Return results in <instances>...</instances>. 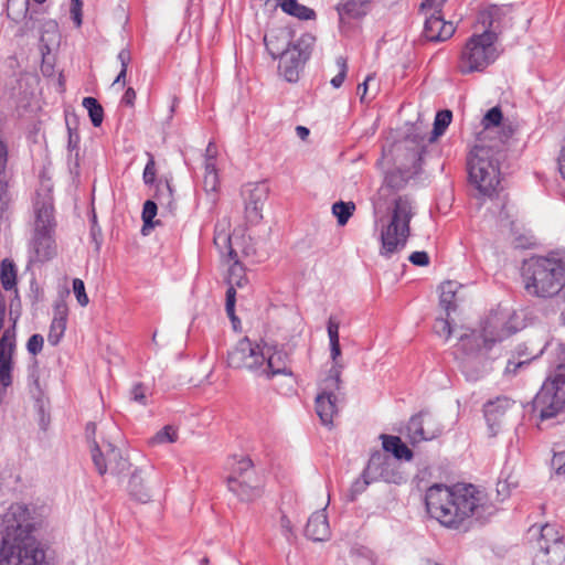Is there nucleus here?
Masks as SVG:
<instances>
[{"instance_id": "obj_1", "label": "nucleus", "mask_w": 565, "mask_h": 565, "mask_svg": "<svg viewBox=\"0 0 565 565\" xmlns=\"http://www.w3.org/2000/svg\"><path fill=\"white\" fill-rule=\"evenodd\" d=\"M428 514L444 527L467 533L483 525L494 513L487 495L473 484L435 483L425 494Z\"/></svg>"}, {"instance_id": "obj_2", "label": "nucleus", "mask_w": 565, "mask_h": 565, "mask_svg": "<svg viewBox=\"0 0 565 565\" xmlns=\"http://www.w3.org/2000/svg\"><path fill=\"white\" fill-rule=\"evenodd\" d=\"M32 532L29 508L11 504L0 516V565H44L45 552Z\"/></svg>"}, {"instance_id": "obj_3", "label": "nucleus", "mask_w": 565, "mask_h": 565, "mask_svg": "<svg viewBox=\"0 0 565 565\" xmlns=\"http://www.w3.org/2000/svg\"><path fill=\"white\" fill-rule=\"evenodd\" d=\"M524 288L531 296L552 298L565 286V254L562 257H532L523 265Z\"/></svg>"}, {"instance_id": "obj_4", "label": "nucleus", "mask_w": 565, "mask_h": 565, "mask_svg": "<svg viewBox=\"0 0 565 565\" xmlns=\"http://www.w3.org/2000/svg\"><path fill=\"white\" fill-rule=\"evenodd\" d=\"M503 148L499 143L488 145L479 139L468 157L469 180L482 195L491 196L497 191L500 162L505 158Z\"/></svg>"}, {"instance_id": "obj_5", "label": "nucleus", "mask_w": 565, "mask_h": 565, "mask_svg": "<svg viewBox=\"0 0 565 565\" xmlns=\"http://www.w3.org/2000/svg\"><path fill=\"white\" fill-rule=\"evenodd\" d=\"M414 215V202L408 195L397 196L393 201L390 222L381 231L382 256L388 258L406 246L411 234L409 223Z\"/></svg>"}, {"instance_id": "obj_6", "label": "nucleus", "mask_w": 565, "mask_h": 565, "mask_svg": "<svg viewBox=\"0 0 565 565\" xmlns=\"http://www.w3.org/2000/svg\"><path fill=\"white\" fill-rule=\"evenodd\" d=\"M315 41L312 34L305 33L287 47L275 46L274 36L266 38L265 45L274 58L279 57V73L286 81L295 83L311 54Z\"/></svg>"}, {"instance_id": "obj_7", "label": "nucleus", "mask_w": 565, "mask_h": 565, "mask_svg": "<svg viewBox=\"0 0 565 565\" xmlns=\"http://www.w3.org/2000/svg\"><path fill=\"white\" fill-rule=\"evenodd\" d=\"M497 35L492 31H483L471 35L460 54L458 70L461 74L482 72L499 56L494 45Z\"/></svg>"}, {"instance_id": "obj_8", "label": "nucleus", "mask_w": 565, "mask_h": 565, "mask_svg": "<svg viewBox=\"0 0 565 565\" xmlns=\"http://www.w3.org/2000/svg\"><path fill=\"white\" fill-rule=\"evenodd\" d=\"M226 482L228 490L243 502H252L263 494V480L256 472L250 458L238 459Z\"/></svg>"}, {"instance_id": "obj_9", "label": "nucleus", "mask_w": 565, "mask_h": 565, "mask_svg": "<svg viewBox=\"0 0 565 565\" xmlns=\"http://www.w3.org/2000/svg\"><path fill=\"white\" fill-rule=\"evenodd\" d=\"M266 360L265 351L258 343L247 337L241 339L227 353V365L233 369H245L260 375V369Z\"/></svg>"}, {"instance_id": "obj_10", "label": "nucleus", "mask_w": 565, "mask_h": 565, "mask_svg": "<svg viewBox=\"0 0 565 565\" xmlns=\"http://www.w3.org/2000/svg\"><path fill=\"white\" fill-rule=\"evenodd\" d=\"M514 312L499 307L486 318L482 327L483 345L490 349L494 343L512 335L518 331L513 324Z\"/></svg>"}, {"instance_id": "obj_11", "label": "nucleus", "mask_w": 565, "mask_h": 565, "mask_svg": "<svg viewBox=\"0 0 565 565\" xmlns=\"http://www.w3.org/2000/svg\"><path fill=\"white\" fill-rule=\"evenodd\" d=\"M340 371L339 367H331L329 375L323 381L321 392L316 397V412L326 426H331L333 417L338 413L335 392L340 390Z\"/></svg>"}, {"instance_id": "obj_12", "label": "nucleus", "mask_w": 565, "mask_h": 565, "mask_svg": "<svg viewBox=\"0 0 565 565\" xmlns=\"http://www.w3.org/2000/svg\"><path fill=\"white\" fill-rule=\"evenodd\" d=\"M93 462L100 476L106 472L120 477L125 475L130 462L122 457L120 449L111 444L104 445L103 449L94 441L90 448Z\"/></svg>"}, {"instance_id": "obj_13", "label": "nucleus", "mask_w": 565, "mask_h": 565, "mask_svg": "<svg viewBox=\"0 0 565 565\" xmlns=\"http://www.w3.org/2000/svg\"><path fill=\"white\" fill-rule=\"evenodd\" d=\"M361 477L374 482L383 480L390 483H399L403 479L392 456L379 450L371 455Z\"/></svg>"}, {"instance_id": "obj_14", "label": "nucleus", "mask_w": 565, "mask_h": 565, "mask_svg": "<svg viewBox=\"0 0 565 565\" xmlns=\"http://www.w3.org/2000/svg\"><path fill=\"white\" fill-rule=\"evenodd\" d=\"M406 429L411 443L417 444L439 437L444 427L433 414L423 411L411 417Z\"/></svg>"}, {"instance_id": "obj_15", "label": "nucleus", "mask_w": 565, "mask_h": 565, "mask_svg": "<svg viewBox=\"0 0 565 565\" xmlns=\"http://www.w3.org/2000/svg\"><path fill=\"white\" fill-rule=\"evenodd\" d=\"M481 125L483 130L480 132L479 139L484 140L490 137L493 132V129L500 128L499 131V140L495 143L504 147L505 142L512 137L514 134L513 125L509 121L503 120V114L499 106H494L490 108L481 120Z\"/></svg>"}, {"instance_id": "obj_16", "label": "nucleus", "mask_w": 565, "mask_h": 565, "mask_svg": "<svg viewBox=\"0 0 565 565\" xmlns=\"http://www.w3.org/2000/svg\"><path fill=\"white\" fill-rule=\"evenodd\" d=\"M266 360L260 369V375L270 379L275 375H291L290 356L284 348L278 345L268 347L266 352Z\"/></svg>"}, {"instance_id": "obj_17", "label": "nucleus", "mask_w": 565, "mask_h": 565, "mask_svg": "<svg viewBox=\"0 0 565 565\" xmlns=\"http://www.w3.org/2000/svg\"><path fill=\"white\" fill-rule=\"evenodd\" d=\"M214 243L220 249H227V256L233 264L228 268V274L226 277V282L228 286H237L244 287L247 284V278L245 275V268L243 264L237 258V253L233 249L231 245V236L230 235H217L214 238ZM223 253V250H221Z\"/></svg>"}, {"instance_id": "obj_18", "label": "nucleus", "mask_w": 565, "mask_h": 565, "mask_svg": "<svg viewBox=\"0 0 565 565\" xmlns=\"http://www.w3.org/2000/svg\"><path fill=\"white\" fill-rule=\"evenodd\" d=\"M55 232H33L30 244L31 260L45 263L52 259L57 252Z\"/></svg>"}, {"instance_id": "obj_19", "label": "nucleus", "mask_w": 565, "mask_h": 565, "mask_svg": "<svg viewBox=\"0 0 565 565\" xmlns=\"http://www.w3.org/2000/svg\"><path fill=\"white\" fill-rule=\"evenodd\" d=\"M455 26L451 22H446L443 14L429 13L425 19L424 36L431 42H443L452 36Z\"/></svg>"}, {"instance_id": "obj_20", "label": "nucleus", "mask_w": 565, "mask_h": 565, "mask_svg": "<svg viewBox=\"0 0 565 565\" xmlns=\"http://www.w3.org/2000/svg\"><path fill=\"white\" fill-rule=\"evenodd\" d=\"M269 189L265 182L250 185L245 200L246 216L250 222L262 220V210L268 199Z\"/></svg>"}, {"instance_id": "obj_21", "label": "nucleus", "mask_w": 565, "mask_h": 565, "mask_svg": "<svg viewBox=\"0 0 565 565\" xmlns=\"http://www.w3.org/2000/svg\"><path fill=\"white\" fill-rule=\"evenodd\" d=\"M34 231L55 232L54 206L50 198L38 199L34 203Z\"/></svg>"}, {"instance_id": "obj_22", "label": "nucleus", "mask_w": 565, "mask_h": 565, "mask_svg": "<svg viewBox=\"0 0 565 565\" xmlns=\"http://www.w3.org/2000/svg\"><path fill=\"white\" fill-rule=\"evenodd\" d=\"M459 367L467 381L476 382L487 372V361L483 354L457 355Z\"/></svg>"}, {"instance_id": "obj_23", "label": "nucleus", "mask_w": 565, "mask_h": 565, "mask_svg": "<svg viewBox=\"0 0 565 565\" xmlns=\"http://www.w3.org/2000/svg\"><path fill=\"white\" fill-rule=\"evenodd\" d=\"M305 534L308 539L317 542H322L329 539L330 526L324 509L310 515L305 527Z\"/></svg>"}, {"instance_id": "obj_24", "label": "nucleus", "mask_w": 565, "mask_h": 565, "mask_svg": "<svg viewBox=\"0 0 565 565\" xmlns=\"http://www.w3.org/2000/svg\"><path fill=\"white\" fill-rule=\"evenodd\" d=\"M537 537L534 542L535 551H543L544 547L565 544V536L562 527L557 524L545 523L535 531Z\"/></svg>"}, {"instance_id": "obj_25", "label": "nucleus", "mask_w": 565, "mask_h": 565, "mask_svg": "<svg viewBox=\"0 0 565 565\" xmlns=\"http://www.w3.org/2000/svg\"><path fill=\"white\" fill-rule=\"evenodd\" d=\"M512 405L513 402L507 396H498L495 399L488 401L484 404L483 413L490 429L500 425L501 418Z\"/></svg>"}, {"instance_id": "obj_26", "label": "nucleus", "mask_w": 565, "mask_h": 565, "mask_svg": "<svg viewBox=\"0 0 565 565\" xmlns=\"http://www.w3.org/2000/svg\"><path fill=\"white\" fill-rule=\"evenodd\" d=\"M504 15L502 8L492 4L480 11L478 22L484 28L483 31H492L498 36Z\"/></svg>"}, {"instance_id": "obj_27", "label": "nucleus", "mask_w": 565, "mask_h": 565, "mask_svg": "<svg viewBox=\"0 0 565 565\" xmlns=\"http://www.w3.org/2000/svg\"><path fill=\"white\" fill-rule=\"evenodd\" d=\"M383 452L392 454L393 459L409 461L413 458V451L402 441L398 436L382 435Z\"/></svg>"}, {"instance_id": "obj_28", "label": "nucleus", "mask_w": 565, "mask_h": 565, "mask_svg": "<svg viewBox=\"0 0 565 565\" xmlns=\"http://www.w3.org/2000/svg\"><path fill=\"white\" fill-rule=\"evenodd\" d=\"M369 0H341L337 6L340 21L344 19H358L369 11Z\"/></svg>"}, {"instance_id": "obj_29", "label": "nucleus", "mask_w": 565, "mask_h": 565, "mask_svg": "<svg viewBox=\"0 0 565 565\" xmlns=\"http://www.w3.org/2000/svg\"><path fill=\"white\" fill-rule=\"evenodd\" d=\"M533 563L534 565H563L565 563V544L535 551Z\"/></svg>"}, {"instance_id": "obj_30", "label": "nucleus", "mask_w": 565, "mask_h": 565, "mask_svg": "<svg viewBox=\"0 0 565 565\" xmlns=\"http://www.w3.org/2000/svg\"><path fill=\"white\" fill-rule=\"evenodd\" d=\"M461 285L457 281L448 280L440 285L439 303L446 311L447 317L457 309L458 291Z\"/></svg>"}, {"instance_id": "obj_31", "label": "nucleus", "mask_w": 565, "mask_h": 565, "mask_svg": "<svg viewBox=\"0 0 565 565\" xmlns=\"http://www.w3.org/2000/svg\"><path fill=\"white\" fill-rule=\"evenodd\" d=\"M483 345V333L478 334L476 332L465 333L460 335L459 343L456 349L457 355H477L482 353Z\"/></svg>"}, {"instance_id": "obj_32", "label": "nucleus", "mask_w": 565, "mask_h": 565, "mask_svg": "<svg viewBox=\"0 0 565 565\" xmlns=\"http://www.w3.org/2000/svg\"><path fill=\"white\" fill-rule=\"evenodd\" d=\"M339 328H340L339 320L335 317L330 316V318L328 320V324H327V330H328V337H329V342H330L331 359L333 361V365L331 367L338 366L339 371L341 372L342 365H340L338 362V359L341 355V348H340V341H339Z\"/></svg>"}, {"instance_id": "obj_33", "label": "nucleus", "mask_w": 565, "mask_h": 565, "mask_svg": "<svg viewBox=\"0 0 565 565\" xmlns=\"http://www.w3.org/2000/svg\"><path fill=\"white\" fill-rule=\"evenodd\" d=\"M278 6L281 10L299 20H315L317 14L313 9L300 4L297 0H278Z\"/></svg>"}, {"instance_id": "obj_34", "label": "nucleus", "mask_w": 565, "mask_h": 565, "mask_svg": "<svg viewBox=\"0 0 565 565\" xmlns=\"http://www.w3.org/2000/svg\"><path fill=\"white\" fill-rule=\"evenodd\" d=\"M0 281L6 290H12L14 289L15 298L19 300L18 297V289L15 288L17 285V269L13 262L9 258H4L1 262L0 266Z\"/></svg>"}, {"instance_id": "obj_35", "label": "nucleus", "mask_w": 565, "mask_h": 565, "mask_svg": "<svg viewBox=\"0 0 565 565\" xmlns=\"http://www.w3.org/2000/svg\"><path fill=\"white\" fill-rule=\"evenodd\" d=\"M128 490H129V494L132 499L141 502V503H146L150 500L151 498V494H150V491L149 489L143 484V480L142 478L140 477L139 475V471L136 470L130 479H129V483H128Z\"/></svg>"}, {"instance_id": "obj_36", "label": "nucleus", "mask_w": 565, "mask_h": 565, "mask_svg": "<svg viewBox=\"0 0 565 565\" xmlns=\"http://www.w3.org/2000/svg\"><path fill=\"white\" fill-rule=\"evenodd\" d=\"M451 118L452 114L448 109L440 110L436 114L433 131L427 139L428 142H434L438 137H440L445 132V130L451 122Z\"/></svg>"}, {"instance_id": "obj_37", "label": "nucleus", "mask_w": 565, "mask_h": 565, "mask_svg": "<svg viewBox=\"0 0 565 565\" xmlns=\"http://www.w3.org/2000/svg\"><path fill=\"white\" fill-rule=\"evenodd\" d=\"M83 106L87 109L88 116L94 127H99L104 119V109L94 97H85Z\"/></svg>"}, {"instance_id": "obj_38", "label": "nucleus", "mask_w": 565, "mask_h": 565, "mask_svg": "<svg viewBox=\"0 0 565 565\" xmlns=\"http://www.w3.org/2000/svg\"><path fill=\"white\" fill-rule=\"evenodd\" d=\"M355 205L353 202L339 201L332 205V213L337 216L338 224L343 226L353 214Z\"/></svg>"}, {"instance_id": "obj_39", "label": "nucleus", "mask_w": 565, "mask_h": 565, "mask_svg": "<svg viewBox=\"0 0 565 565\" xmlns=\"http://www.w3.org/2000/svg\"><path fill=\"white\" fill-rule=\"evenodd\" d=\"M156 199L170 211L174 209L173 190L169 181L158 183Z\"/></svg>"}, {"instance_id": "obj_40", "label": "nucleus", "mask_w": 565, "mask_h": 565, "mask_svg": "<svg viewBox=\"0 0 565 565\" xmlns=\"http://www.w3.org/2000/svg\"><path fill=\"white\" fill-rule=\"evenodd\" d=\"M157 210H158V206H157L156 202H153L151 200H147L145 202L143 209H142V221H143L142 234L143 235L148 234L147 233L148 228H152L154 226L153 218L157 215Z\"/></svg>"}, {"instance_id": "obj_41", "label": "nucleus", "mask_w": 565, "mask_h": 565, "mask_svg": "<svg viewBox=\"0 0 565 565\" xmlns=\"http://www.w3.org/2000/svg\"><path fill=\"white\" fill-rule=\"evenodd\" d=\"M177 439V430L172 426L167 425L150 439V444L159 445L166 443H174Z\"/></svg>"}, {"instance_id": "obj_42", "label": "nucleus", "mask_w": 565, "mask_h": 565, "mask_svg": "<svg viewBox=\"0 0 565 565\" xmlns=\"http://www.w3.org/2000/svg\"><path fill=\"white\" fill-rule=\"evenodd\" d=\"M407 179L401 170H392L386 173L384 183L392 190H399L405 186Z\"/></svg>"}, {"instance_id": "obj_43", "label": "nucleus", "mask_w": 565, "mask_h": 565, "mask_svg": "<svg viewBox=\"0 0 565 565\" xmlns=\"http://www.w3.org/2000/svg\"><path fill=\"white\" fill-rule=\"evenodd\" d=\"M335 64L339 68V73L330 81V83L334 88H340L347 77V72H348L347 58L343 56H338L335 58Z\"/></svg>"}, {"instance_id": "obj_44", "label": "nucleus", "mask_w": 565, "mask_h": 565, "mask_svg": "<svg viewBox=\"0 0 565 565\" xmlns=\"http://www.w3.org/2000/svg\"><path fill=\"white\" fill-rule=\"evenodd\" d=\"M39 13H40L39 11L30 10L26 7L24 21H23V24L21 26V32L22 33H26V32L33 31V30H35L36 28L40 26V20L38 18Z\"/></svg>"}, {"instance_id": "obj_45", "label": "nucleus", "mask_w": 565, "mask_h": 565, "mask_svg": "<svg viewBox=\"0 0 565 565\" xmlns=\"http://www.w3.org/2000/svg\"><path fill=\"white\" fill-rule=\"evenodd\" d=\"M65 330H66L65 322L52 320L51 326H50V332L47 335L49 342L52 345H56L61 341L62 337L64 335Z\"/></svg>"}, {"instance_id": "obj_46", "label": "nucleus", "mask_w": 565, "mask_h": 565, "mask_svg": "<svg viewBox=\"0 0 565 565\" xmlns=\"http://www.w3.org/2000/svg\"><path fill=\"white\" fill-rule=\"evenodd\" d=\"M148 162L145 167L142 179L146 184H153L156 181V161L153 156L150 152H147Z\"/></svg>"}, {"instance_id": "obj_47", "label": "nucleus", "mask_w": 565, "mask_h": 565, "mask_svg": "<svg viewBox=\"0 0 565 565\" xmlns=\"http://www.w3.org/2000/svg\"><path fill=\"white\" fill-rule=\"evenodd\" d=\"M73 291L75 294L77 302L82 307H85V306L88 305L89 299H88V297L86 295L85 285H84V281L82 279H79V278L73 279Z\"/></svg>"}, {"instance_id": "obj_48", "label": "nucleus", "mask_w": 565, "mask_h": 565, "mask_svg": "<svg viewBox=\"0 0 565 565\" xmlns=\"http://www.w3.org/2000/svg\"><path fill=\"white\" fill-rule=\"evenodd\" d=\"M268 36H274L275 46L287 47L288 45L292 44L290 42V33L286 30H279L278 32L266 34L264 40Z\"/></svg>"}, {"instance_id": "obj_49", "label": "nucleus", "mask_w": 565, "mask_h": 565, "mask_svg": "<svg viewBox=\"0 0 565 565\" xmlns=\"http://www.w3.org/2000/svg\"><path fill=\"white\" fill-rule=\"evenodd\" d=\"M44 339L41 334H33L29 338L26 343V349L29 353L36 355L39 354L43 349Z\"/></svg>"}, {"instance_id": "obj_50", "label": "nucleus", "mask_w": 565, "mask_h": 565, "mask_svg": "<svg viewBox=\"0 0 565 565\" xmlns=\"http://www.w3.org/2000/svg\"><path fill=\"white\" fill-rule=\"evenodd\" d=\"M131 398L141 404V405H146L147 404V387L141 384V383H137L132 386L131 388Z\"/></svg>"}, {"instance_id": "obj_51", "label": "nucleus", "mask_w": 565, "mask_h": 565, "mask_svg": "<svg viewBox=\"0 0 565 565\" xmlns=\"http://www.w3.org/2000/svg\"><path fill=\"white\" fill-rule=\"evenodd\" d=\"M68 142L67 147L71 152L75 151V157H78L81 137L76 129L71 128L67 124Z\"/></svg>"}, {"instance_id": "obj_52", "label": "nucleus", "mask_w": 565, "mask_h": 565, "mask_svg": "<svg viewBox=\"0 0 565 565\" xmlns=\"http://www.w3.org/2000/svg\"><path fill=\"white\" fill-rule=\"evenodd\" d=\"M445 3V0H424L422 3V10L425 11V15H429V13H439L441 14V8Z\"/></svg>"}, {"instance_id": "obj_53", "label": "nucleus", "mask_w": 565, "mask_h": 565, "mask_svg": "<svg viewBox=\"0 0 565 565\" xmlns=\"http://www.w3.org/2000/svg\"><path fill=\"white\" fill-rule=\"evenodd\" d=\"M374 482L373 480H369V478H361V479H356L352 486H351V489H350V492H351V500L353 501L356 495L361 494L365 489L366 487Z\"/></svg>"}, {"instance_id": "obj_54", "label": "nucleus", "mask_w": 565, "mask_h": 565, "mask_svg": "<svg viewBox=\"0 0 565 565\" xmlns=\"http://www.w3.org/2000/svg\"><path fill=\"white\" fill-rule=\"evenodd\" d=\"M68 308L64 301H58L54 306V321L67 323Z\"/></svg>"}, {"instance_id": "obj_55", "label": "nucleus", "mask_w": 565, "mask_h": 565, "mask_svg": "<svg viewBox=\"0 0 565 565\" xmlns=\"http://www.w3.org/2000/svg\"><path fill=\"white\" fill-rule=\"evenodd\" d=\"M435 330L440 337H445L446 339H449L452 332L447 318L437 319Z\"/></svg>"}, {"instance_id": "obj_56", "label": "nucleus", "mask_w": 565, "mask_h": 565, "mask_svg": "<svg viewBox=\"0 0 565 565\" xmlns=\"http://www.w3.org/2000/svg\"><path fill=\"white\" fill-rule=\"evenodd\" d=\"M551 465L557 475L565 473V451L554 452Z\"/></svg>"}, {"instance_id": "obj_57", "label": "nucleus", "mask_w": 565, "mask_h": 565, "mask_svg": "<svg viewBox=\"0 0 565 565\" xmlns=\"http://www.w3.org/2000/svg\"><path fill=\"white\" fill-rule=\"evenodd\" d=\"M82 0H71V14L76 26L82 25Z\"/></svg>"}, {"instance_id": "obj_58", "label": "nucleus", "mask_w": 565, "mask_h": 565, "mask_svg": "<svg viewBox=\"0 0 565 565\" xmlns=\"http://www.w3.org/2000/svg\"><path fill=\"white\" fill-rule=\"evenodd\" d=\"M205 171H206V174H205L204 182H205V184H211L212 189L214 190L216 180H217V175H216V171H215V166L213 162H211L210 159L206 161Z\"/></svg>"}, {"instance_id": "obj_59", "label": "nucleus", "mask_w": 565, "mask_h": 565, "mask_svg": "<svg viewBox=\"0 0 565 565\" xmlns=\"http://www.w3.org/2000/svg\"><path fill=\"white\" fill-rule=\"evenodd\" d=\"M409 262L416 266H427L429 264V256L426 252H414L408 257Z\"/></svg>"}, {"instance_id": "obj_60", "label": "nucleus", "mask_w": 565, "mask_h": 565, "mask_svg": "<svg viewBox=\"0 0 565 565\" xmlns=\"http://www.w3.org/2000/svg\"><path fill=\"white\" fill-rule=\"evenodd\" d=\"M280 529H281V533L286 537V540L290 541L291 537L294 536V529H292L291 521L289 520V518L286 514H282L280 518Z\"/></svg>"}, {"instance_id": "obj_61", "label": "nucleus", "mask_w": 565, "mask_h": 565, "mask_svg": "<svg viewBox=\"0 0 565 565\" xmlns=\"http://www.w3.org/2000/svg\"><path fill=\"white\" fill-rule=\"evenodd\" d=\"M117 58L120 62L121 68H126L127 70L128 64L131 61V53H130V51L128 49L125 47V49L120 50V52L117 55Z\"/></svg>"}, {"instance_id": "obj_62", "label": "nucleus", "mask_w": 565, "mask_h": 565, "mask_svg": "<svg viewBox=\"0 0 565 565\" xmlns=\"http://www.w3.org/2000/svg\"><path fill=\"white\" fill-rule=\"evenodd\" d=\"M236 287L237 286H228L226 290V302L225 306L231 309V307H235L236 301Z\"/></svg>"}, {"instance_id": "obj_63", "label": "nucleus", "mask_w": 565, "mask_h": 565, "mask_svg": "<svg viewBox=\"0 0 565 565\" xmlns=\"http://www.w3.org/2000/svg\"><path fill=\"white\" fill-rule=\"evenodd\" d=\"M136 99V92L134 88L128 87L121 98V103L127 106H134Z\"/></svg>"}, {"instance_id": "obj_64", "label": "nucleus", "mask_w": 565, "mask_h": 565, "mask_svg": "<svg viewBox=\"0 0 565 565\" xmlns=\"http://www.w3.org/2000/svg\"><path fill=\"white\" fill-rule=\"evenodd\" d=\"M530 360H524V361H519V362H515L513 360H509L508 361V364H507V367H505V373H512V374H515L516 373V370L519 367H521L522 365L529 363Z\"/></svg>"}]
</instances>
